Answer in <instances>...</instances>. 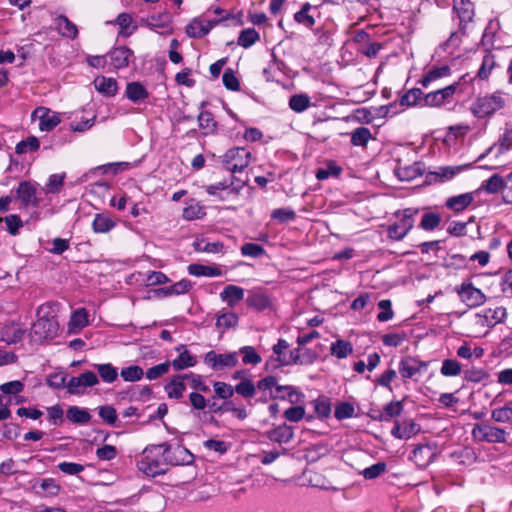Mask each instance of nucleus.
I'll list each match as a JSON object with an SVG mask.
<instances>
[{"mask_svg":"<svg viewBox=\"0 0 512 512\" xmlns=\"http://www.w3.org/2000/svg\"><path fill=\"white\" fill-rule=\"evenodd\" d=\"M199 127L203 130V135L215 134L217 131L218 123L214 119L212 112L208 110L200 111L197 116Z\"/></svg>","mask_w":512,"mask_h":512,"instance_id":"obj_31","label":"nucleus"},{"mask_svg":"<svg viewBox=\"0 0 512 512\" xmlns=\"http://www.w3.org/2000/svg\"><path fill=\"white\" fill-rule=\"evenodd\" d=\"M220 297L222 301L226 302L229 307L233 308L239 301L243 300L244 298V289L229 284L224 287L223 291L220 293Z\"/></svg>","mask_w":512,"mask_h":512,"instance_id":"obj_27","label":"nucleus"},{"mask_svg":"<svg viewBox=\"0 0 512 512\" xmlns=\"http://www.w3.org/2000/svg\"><path fill=\"white\" fill-rule=\"evenodd\" d=\"M239 159H251V153L244 147H233L228 149L224 156L222 163L231 164L239 163Z\"/></svg>","mask_w":512,"mask_h":512,"instance_id":"obj_41","label":"nucleus"},{"mask_svg":"<svg viewBox=\"0 0 512 512\" xmlns=\"http://www.w3.org/2000/svg\"><path fill=\"white\" fill-rule=\"evenodd\" d=\"M133 54V51L127 46H118L112 48L107 56L110 58V64L119 70L128 67Z\"/></svg>","mask_w":512,"mask_h":512,"instance_id":"obj_17","label":"nucleus"},{"mask_svg":"<svg viewBox=\"0 0 512 512\" xmlns=\"http://www.w3.org/2000/svg\"><path fill=\"white\" fill-rule=\"evenodd\" d=\"M59 331V323L54 316H40L30 329V339L32 342L41 344L44 341L55 338Z\"/></svg>","mask_w":512,"mask_h":512,"instance_id":"obj_3","label":"nucleus"},{"mask_svg":"<svg viewBox=\"0 0 512 512\" xmlns=\"http://www.w3.org/2000/svg\"><path fill=\"white\" fill-rule=\"evenodd\" d=\"M239 317L234 312H223L216 317V328L224 333L227 329L238 325Z\"/></svg>","mask_w":512,"mask_h":512,"instance_id":"obj_39","label":"nucleus"},{"mask_svg":"<svg viewBox=\"0 0 512 512\" xmlns=\"http://www.w3.org/2000/svg\"><path fill=\"white\" fill-rule=\"evenodd\" d=\"M435 456L434 448L429 444H418L412 450L411 458L415 459V462L421 466L426 467L429 465Z\"/></svg>","mask_w":512,"mask_h":512,"instance_id":"obj_23","label":"nucleus"},{"mask_svg":"<svg viewBox=\"0 0 512 512\" xmlns=\"http://www.w3.org/2000/svg\"><path fill=\"white\" fill-rule=\"evenodd\" d=\"M185 32L190 38H202L207 35V29H204L203 20L193 18L185 28Z\"/></svg>","mask_w":512,"mask_h":512,"instance_id":"obj_51","label":"nucleus"},{"mask_svg":"<svg viewBox=\"0 0 512 512\" xmlns=\"http://www.w3.org/2000/svg\"><path fill=\"white\" fill-rule=\"evenodd\" d=\"M489 372L483 368L471 367L464 370V379L468 382L480 383L488 380Z\"/></svg>","mask_w":512,"mask_h":512,"instance_id":"obj_52","label":"nucleus"},{"mask_svg":"<svg viewBox=\"0 0 512 512\" xmlns=\"http://www.w3.org/2000/svg\"><path fill=\"white\" fill-rule=\"evenodd\" d=\"M472 168V164H463L457 166H442L437 171H429L425 175V184L432 185L444 183L453 179L459 173Z\"/></svg>","mask_w":512,"mask_h":512,"instance_id":"obj_6","label":"nucleus"},{"mask_svg":"<svg viewBox=\"0 0 512 512\" xmlns=\"http://www.w3.org/2000/svg\"><path fill=\"white\" fill-rule=\"evenodd\" d=\"M188 272L190 275L200 277V276H206V277H218L222 275V271L217 266H206L202 264H190L188 266Z\"/></svg>","mask_w":512,"mask_h":512,"instance_id":"obj_36","label":"nucleus"},{"mask_svg":"<svg viewBox=\"0 0 512 512\" xmlns=\"http://www.w3.org/2000/svg\"><path fill=\"white\" fill-rule=\"evenodd\" d=\"M204 363L215 371L233 368L238 364L236 352L218 354L211 350L204 355Z\"/></svg>","mask_w":512,"mask_h":512,"instance_id":"obj_8","label":"nucleus"},{"mask_svg":"<svg viewBox=\"0 0 512 512\" xmlns=\"http://www.w3.org/2000/svg\"><path fill=\"white\" fill-rule=\"evenodd\" d=\"M100 418L110 426H117L118 415L116 409L111 405H103L98 407Z\"/></svg>","mask_w":512,"mask_h":512,"instance_id":"obj_57","label":"nucleus"},{"mask_svg":"<svg viewBox=\"0 0 512 512\" xmlns=\"http://www.w3.org/2000/svg\"><path fill=\"white\" fill-rule=\"evenodd\" d=\"M476 316L479 318L478 324L493 328L496 324L504 321L507 312L504 307L500 306L495 309L486 308Z\"/></svg>","mask_w":512,"mask_h":512,"instance_id":"obj_16","label":"nucleus"},{"mask_svg":"<svg viewBox=\"0 0 512 512\" xmlns=\"http://www.w3.org/2000/svg\"><path fill=\"white\" fill-rule=\"evenodd\" d=\"M55 29L58 33L65 38L74 40L78 36L77 26L68 19L65 15H59L54 19Z\"/></svg>","mask_w":512,"mask_h":512,"instance_id":"obj_20","label":"nucleus"},{"mask_svg":"<svg viewBox=\"0 0 512 512\" xmlns=\"http://www.w3.org/2000/svg\"><path fill=\"white\" fill-rule=\"evenodd\" d=\"M419 208L409 207L397 210L394 217L397 221L388 225L387 237L393 241H401L414 227L415 216L419 213Z\"/></svg>","mask_w":512,"mask_h":512,"instance_id":"obj_1","label":"nucleus"},{"mask_svg":"<svg viewBox=\"0 0 512 512\" xmlns=\"http://www.w3.org/2000/svg\"><path fill=\"white\" fill-rule=\"evenodd\" d=\"M205 191L220 201H225L232 193L226 179L215 184L205 186Z\"/></svg>","mask_w":512,"mask_h":512,"instance_id":"obj_38","label":"nucleus"},{"mask_svg":"<svg viewBox=\"0 0 512 512\" xmlns=\"http://www.w3.org/2000/svg\"><path fill=\"white\" fill-rule=\"evenodd\" d=\"M289 358L286 354L282 353L280 355H271L265 362L264 370L266 372H273L282 366H289L288 362Z\"/></svg>","mask_w":512,"mask_h":512,"instance_id":"obj_58","label":"nucleus"},{"mask_svg":"<svg viewBox=\"0 0 512 512\" xmlns=\"http://www.w3.org/2000/svg\"><path fill=\"white\" fill-rule=\"evenodd\" d=\"M450 457L454 458L459 465L464 466L472 465L478 459V455L474 448L468 446L462 447L461 449L454 451L453 453H451Z\"/></svg>","mask_w":512,"mask_h":512,"instance_id":"obj_32","label":"nucleus"},{"mask_svg":"<svg viewBox=\"0 0 512 512\" xmlns=\"http://www.w3.org/2000/svg\"><path fill=\"white\" fill-rule=\"evenodd\" d=\"M47 419L53 426H61L64 423V410L60 404L47 407Z\"/></svg>","mask_w":512,"mask_h":512,"instance_id":"obj_62","label":"nucleus"},{"mask_svg":"<svg viewBox=\"0 0 512 512\" xmlns=\"http://www.w3.org/2000/svg\"><path fill=\"white\" fill-rule=\"evenodd\" d=\"M395 174L399 180L409 182L425 174V164L417 161L412 165L397 168Z\"/></svg>","mask_w":512,"mask_h":512,"instance_id":"obj_19","label":"nucleus"},{"mask_svg":"<svg viewBox=\"0 0 512 512\" xmlns=\"http://www.w3.org/2000/svg\"><path fill=\"white\" fill-rule=\"evenodd\" d=\"M156 450L160 451L162 449L161 448H152V445L147 446L143 450V455H144L143 459H141L138 462L139 470L151 477L165 474L167 471L165 464H163L160 460L155 459L153 457V452Z\"/></svg>","mask_w":512,"mask_h":512,"instance_id":"obj_5","label":"nucleus"},{"mask_svg":"<svg viewBox=\"0 0 512 512\" xmlns=\"http://www.w3.org/2000/svg\"><path fill=\"white\" fill-rule=\"evenodd\" d=\"M441 223V215L435 212H426L422 215L418 228L425 231H433Z\"/></svg>","mask_w":512,"mask_h":512,"instance_id":"obj_48","label":"nucleus"},{"mask_svg":"<svg viewBox=\"0 0 512 512\" xmlns=\"http://www.w3.org/2000/svg\"><path fill=\"white\" fill-rule=\"evenodd\" d=\"M501 25L498 19H492L489 21L486 26L484 33L482 35L481 44L482 46H493L494 37L496 33L500 30Z\"/></svg>","mask_w":512,"mask_h":512,"instance_id":"obj_49","label":"nucleus"},{"mask_svg":"<svg viewBox=\"0 0 512 512\" xmlns=\"http://www.w3.org/2000/svg\"><path fill=\"white\" fill-rule=\"evenodd\" d=\"M192 288V283L188 279H182L170 286L161 287L155 290L157 295H162L164 297L172 296V295H181L187 293Z\"/></svg>","mask_w":512,"mask_h":512,"instance_id":"obj_28","label":"nucleus"},{"mask_svg":"<svg viewBox=\"0 0 512 512\" xmlns=\"http://www.w3.org/2000/svg\"><path fill=\"white\" fill-rule=\"evenodd\" d=\"M132 17L129 13H120L114 23L119 26V36L129 37L137 29L136 25H132Z\"/></svg>","mask_w":512,"mask_h":512,"instance_id":"obj_35","label":"nucleus"},{"mask_svg":"<svg viewBox=\"0 0 512 512\" xmlns=\"http://www.w3.org/2000/svg\"><path fill=\"white\" fill-rule=\"evenodd\" d=\"M152 448L162 449L160 454L163 456L165 464L179 466L190 465L194 462V455L181 444L173 448L171 444L164 442L161 444H153Z\"/></svg>","mask_w":512,"mask_h":512,"instance_id":"obj_4","label":"nucleus"},{"mask_svg":"<svg viewBox=\"0 0 512 512\" xmlns=\"http://www.w3.org/2000/svg\"><path fill=\"white\" fill-rule=\"evenodd\" d=\"M125 95L132 102L138 103L147 99L149 92L142 83L134 81L127 84Z\"/></svg>","mask_w":512,"mask_h":512,"instance_id":"obj_29","label":"nucleus"},{"mask_svg":"<svg viewBox=\"0 0 512 512\" xmlns=\"http://www.w3.org/2000/svg\"><path fill=\"white\" fill-rule=\"evenodd\" d=\"M387 469V464L384 461H379L365 469H363L360 474L366 479V480H373L378 478L380 475L385 473Z\"/></svg>","mask_w":512,"mask_h":512,"instance_id":"obj_59","label":"nucleus"},{"mask_svg":"<svg viewBox=\"0 0 512 512\" xmlns=\"http://www.w3.org/2000/svg\"><path fill=\"white\" fill-rule=\"evenodd\" d=\"M183 377H185V379L190 382V386L195 390L194 392H199V393H209L210 392L209 386L204 383L201 375L195 374L193 372H189V373L183 374Z\"/></svg>","mask_w":512,"mask_h":512,"instance_id":"obj_60","label":"nucleus"},{"mask_svg":"<svg viewBox=\"0 0 512 512\" xmlns=\"http://www.w3.org/2000/svg\"><path fill=\"white\" fill-rule=\"evenodd\" d=\"M403 410V401L392 400L384 405L383 414H379L376 418L385 419V422H390L393 418L400 416Z\"/></svg>","mask_w":512,"mask_h":512,"instance_id":"obj_34","label":"nucleus"},{"mask_svg":"<svg viewBox=\"0 0 512 512\" xmlns=\"http://www.w3.org/2000/svg\"><path fill=\"white\" fill-rule=\"evenodd\" d=\"M260 40V35L254 28L243 29L237 39V44L245 49L253 46Z\"/></svg>","mask_w":512,"mask_h":512,"instance_id":"obj_46","label":"nucleus"},{"mask_svg":"<svg viewBox=\"0 0 512 512\" xmlns=\"http://www.w3.org/2000/svg\"><path fill=\"white\" fill-rule=\"evenodd\" d=\"M496 62L494 55L490 52V48L486 49V54L483 57L482 64L475 77L486 80L488 79L492 69L495 67Z\"/></svg>","mask_w":512,"mask_h":512,"instance_id":"obj_45","label":"nucleus"},{"mask_svg":"<svg viewBox=\"0 0 512 512\" xmlns=\"http://www.w3.org/2000/svg\"><path fill=\"white\" fill-rule=\"evenodd\" d=\"M116 226V222L107 214L98 213L92 222V229L95 233H107Z\"/></svg>","mask_w":512,"mask_h":512,"instance_id":"obj_33","label":"nucleus"},{"mask_svg":"<svg viewBox=\"0 0 512 512\" xmlns=\"http://www.w3.org/2000/svg\"><path fill=\"white\" fill-rule=\"evenodd\" d=\"M96 90L106 97H112L117 93L118 84L114 78L98 76L94 80Z\"/></svg>","mask_w":512,"mask_h":512,"instance_id":"obj_30","label":"nucleus"},{"mask_svg":"<svg viewBox=\"0 0 512 512\" xmlns=\"http://www.w3.org/2000/svg\"><path fill=\"white\" fill-rule=\"evenodd\" d=\"M427 367L428 362L422 361L413 356H406L400 360L398 369L402 378L410 379L422 370H426Z\"/></svg>","mask_w":512,"mask_h":512,"instance_id":"obj_13","label":"nucleus"},{"mask_svg":"<svg viewBox=\"0 0 512 512\" xmlns=\"http://www.w3.org/2000/svg\"><path fill=\"white\" fill-rule=\"evenodd\" d=\"M421 431L420 424L413 419L395 420L391 435L396 439L408 440Z\"/></svg>","mask_w":512,"mask_h":512,"instance_id":"obj_12","label":"nucleus"},{"mask_svg":"<svg viewBox=\"0 0 512 512\" xmlns=\"http://www.w3.org/2000/svg\"><path fill=\"white\" fill-rule=\"evenodd\" d=\"M66 418L73 424L85 425L91 421L92 416L87 408L73 405L66 410Z\"/></svg>","mask_w":512,"mask_h":512,"instance_id":"obj_24","label":"nucleus"},{"mask_svg":"<svg viewBox=\"0 0 512 512\" xmlns=\"http://www.w3.org/2000/svg\"><path fill=\"white\" fill-rule=\"evenodd\" d=\"M120 376L126 382H136L143 378L144 370L138 365H130L121 369Z\"/></svg>","mask_w":512,"mask_h":512,"instance_id":"obj_54","label":"nucleus"},{"mask_svg":"<svg viewBox=\"0 0 512 512\" xmlns=\"http://www.w3.org/2000/svg\"><path fill=\"white\" fill-rule=\"evenodd\" d=\"M266 437L275 443L283 444L289 443L294 437V430L292 426L283 423L275 426L272 429L266 431Z\"/></svg>","mask_w":512,"mask_h":512,"instance_id":"obj_18","label":"nucleus"},{"mask_svg":"<svg viewBox=\"0 0 512 512\" xmlns=\"http://www.w3.org/2000/svg\"><path fill=\"white\" fill-rule=\"evenodd\" d=\"M372 134L366 127H358L351 134V144L353 146H366L371 139Z\"/></svg>","mask_w":512,"mask_h":512,"instance_id":"obj_56","label":"nucleus"},{"mask_svg":"<svg viewBox=\"0 0 512 512\" xmlns=\"http://www.w3.org/2000/svg\"><path fill=\"white\" fill-rule=\"evenodd\" d=\"M269 398L272 400L287 401L290 404H300L304 402L305 394L299 387L293 385H278L276 391H271Z\"/></svg>","mask_w":512,"mask_h":512,"instance_id":"obj_10","label":"nucleus"},{"mask_svg":"<svg viewBox=\"0 0 512 512\" xmlns=\"http://www.w3.org/2000/svg\"><path fill=\"white\" fill-rule=\"evenodd\" d=\"M16 199H18L22 206L37 208L40 200L37 197L36 185L31 181H22L16 189Z\"/></svg>","mask_w":512,"mask_h":512,"instance_id":"obj_11","label":"nucleus"},{"mask_svg":"<svg viewBox=\"0 0 512 512\" xmlns=\"http://www.w3.org/2000/svg\"><path fill=\"white\" fill-rule=\"evenodd\" d=\"M505 99L500 91L491 95L477 97L471 105L472 114L479 118L490 117L505 106Z\"/></svg>","mask_w":512,"mask_h":512,"instance_id":"obj_2","label":"nucleus"},{"mask_svg":"<svg viewBox=\"0 0 512 512\" xmlns=\"http://www.w3.org/2000/svg\"><path fill=\"white\" fill-rule=\"evenodd\" d=\"M213 389L215 392V395L212 397V399H222V400H228L231 399L234 395V387L228 383L221 382V381H215L213 383Z\"/></svg>","mask_w":512,"mask_h":512,"instance_id":"obj_53","label":"nucleus"},{"mask_svg":"<svg viewBox=\"0 0 512 512\" xmlns=\"http://www.w3.org/2000/svg\"><path fill=\"white\" fill-rule=\"evenodd\" d=\"M330 352L333 356H336L338 359L346 358L353 352V346L350 342L338 339L333 342L330 347Z\"/></svg>","mask_w":512,"mask_h":512,"instance_id":"obj_47","label":"nucleus"},{"mask_svg":"<svg viewBox=\"0 0 512 512\" xmlns=\"http://www.w3.org/2000/svg\"><path fill=\"white\" fill-rule=\"evenodd\" d=\"M474 201L473 193L467 192L456 196L449 197L445 206L454 213L459 214L464 211Z\"/></svg>","mask_w":512,"mask_h":512,"instance_id":"obj_21","label":"nucleus"},{"mask_svg":"<svg viewBox=\"0 0 512 512\" xmlns=\"http://www.w3.org/2000/svg\"><path fill=\"white\" fill-rule=\"evenodd\" d=\"M60 123V117L57 113L49 114V110L46 109L45 113L40 116L39 129L41 131L49 132L53 130Z\"/></svg>","mask_w":512,"mask_h":512,"instance_id":"obj_55","label":"nucleus"},{"mask_svg":"<svg viewBox=\"0 0 512 512\" xmlns=\"http://www.w3.org/2000/svg\"><path fill=\"white\" fill-rule=\"evenodd\" d=\"M176 351L180 352V354L171 363L172 367L176 371L194 367L197 364L196 357L190 354V352L185 348L184 344H180L178 347H176Z\"/></svg>","mask_w":512,"mask_h":512,"instance_id":"obj_22","label":"nucleus"},{"mask_svg":"<svg viewBox=\"0 0 512 512\" xmlns=\"http://www.w3.org/2000/svg\"><path fill=\"white\" fill-rule=\"evenodd\" d=\"M400 106L411 107L423 102V92L419 88H412L400 97Z\"/></svg>","mask_w":512,"mask_h":512,"instance_id":"obj_44","label":"nucleus"},{"mask_svg":"<svg viewBox=\"0 0 512 512\" xmlns=\"http://www.w3.org/2000/svg\"><path fill=\"white\" fill-rule=\"evenodd\" d=\"M246 304L257 311H263L270 306V299L264 293L251 292L246 298Z\"/></svg>","mask_w":512,"mask_h":512,"instance_id":"obj_40","label":"nucleus"},{"mask_svg":"<svg viewBox=\"0 0 512 512\" xmlns=\"http://www.w3.org/2000/svg\"><path fill=\"white\" fill-rule=\"evenodd\" d=\"M456 291L462 302L469 308L478 307L486 301L485 294L480 289L474 287L470 281L463 282L459 287H456Z\"/></svg>","mask_w":512,"mask_h":512,"instance_id":"obj_9","label":"nucleus"},{"mask_svg":"<svg viewBox=\"0 0 512 512\" xmlns=\"http://www.w3.org/2000/svg\"><path fill=\"white\" fill-rule=\"evenodd\" d=\"M234 392L244 398H252L256 393V386L250 379H243L234 386Z\"/></svg>","mask_w":512,"mask_h":512,"instance_id":"obj_61","label":"nucleus"},{"mask_svg":"<svg viewBox=\"0 0 512 512\" xmlns=\"http://www.w3.org/2000/svg\"><path fill=\"white\" fill-rule=\"evenodd\" d=\"M99 383L97 375L93 371H85L77 377H71L66 385L68 393L79 394L81 387H93Z\"/></svg>","mask_w":512,"mask_h":512,"instance_id":"obj_14","label":"nucleus"},{"mask_svg":"<svg viewBox=\"0 0 512 512\" xmlns=\"http://www.w3.org/2000/svg\"><path fill=\"white\" fill-rule=\"evenodd\" d=\"M472 435L475 439L487 443L506 442V431L503 428L487 424H475Z\"/></svg>","mask_w":512,"mask_h":512,"instance_id":"obj_7","label":"nucleus"},{"mask_svg":"<svg viewBox=\"0 0 512 512\" xmlns=\"http://www.w3.org/2000/svg\"><path fill=\"white\" fill-rule=\"evenodd\" d=\"M101 380L105 383H113L118 378V369L111 363L93 364Z\"/></svg>","mask_w":512,"mask_h":512,"instance_id":"obj_37","label":"nucleus"},{"mask_svg":"<svg viewBox=\"0 0 512 512\" xmlns=\"http://www.w3.org/2000/svg\"><path fill=\"white\" fill-rule=\"evenodd\" d=\"M314 410L319 419L328 418L332 412V405L330 398L325 395H320L313 402Z\"/></svg>","mask_w":512,"mask_h":512,"instance_id":"obj_42","label":"nucleus"},{"mask_svg":"<svg viewBox=\"0 0 512 512\" xmlns=\"http://www.w3.org/2000/svg\"><path fill=\"white\" fill-rule=\"evenodd\" d=\"M284 418L289 422H299L305 417V407L300 404H292L283 413Z\"/></svg>","mask_w":512,"mask_h":512,"instance_id":"obj_63","label":"nucleus"},{"mask_svg":"<svg viewBox=\"0 0 512 512\" xmlns=\"http://www.w3.org/2000/svg\"><path fill=\"white\" fill-rule=\"evenodd\" d=\"M185 377L183 374H178L172 377L169 383L164 386V390L170 399H180L183 397V393L186 390L184 384Z\"/></svg>","mask_w":512,"mask_h":512,"instance_id":"obj_25","label":"nucleus"},{"mask_svg":"<svg viewBox=\"0 0 512 512\" xmlns=\"http://www.w3.org/2000/svg\"><path fill=\"white\" fill-rule=\"evenodd\" d=\"M171 22L172 16L169 12L150 15L146 20L147 26L152 30H155L156 28H168V30L162 32V34L172 33V29L170 28Z\"/></svg>","mask_w":512,"mask_h":512,"instance_id":"obj_26","label":"nucleus"},{"mask_svg":"<svg viewBox=\"0 0 512 512\" xmlns=\"http://www.w3.org/2000/svg\"><path fill=\"white\" fill-rule=\"evenodd\" d=\"M311 105L310 97L307 94H295L289 99V107L297 113L304 112Z\"/></svg>","mask_w":512,"mask_h":512,"instance_id":"obj_50","label":"nucleus"},{"mask_svg":"<svg viewBox=\"0 0 512 512\" xmlns=\"http://www.w3.org/2000/svg\"><path fill=\"white\" fill-rule=\"evenodd\" d=\"M271 219L279 223H288L296 219V213L291 208H277L271 213Z\"/></svg>","mask_w":512,"mask_h":512,"instance_id":"obj_64","label":"nucleus"},{"mask_svg":"<svg viewBox=\"0 0 512 512\" xmlns=\"http://www.w3.org/2000/svg\"><path fill=\"white\" fill-rule=\"evenodd\" d=\"M506 185V182L499 174H493L481 184L479 189L484 190L489 194H496L505 188Z\"/></svg>","mask_w":512,"mask_h":512,"instance_id":"obj_43","label":"nucleus"},{"mask_svg":"<svg viewBox=\"0 0 512 512\" xmlns=\"http://www.w3.org/2000/svg\"><path fill=\"white\" fill-rule=\"evenodd\" d=\"M453 10L457 12L459 17V29L460 32L466 34V26L473 20L474 17V6L470 0H453Z\"/></svg>","mask_w":512,"mask_h":512,"instance_id":"obj_15","label":"nucleus"}]
</instances>
